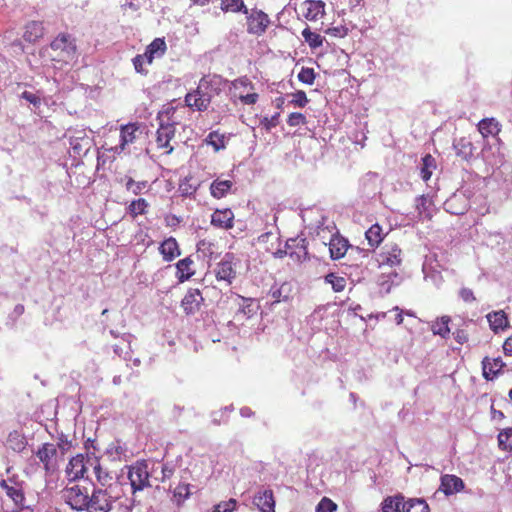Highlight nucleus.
Wrapping results in <instances>:
<instances>
[{"label":"nucleus","mask_w":512,"mask_h":512,"mask_svg":"<svg viewBox=\"0 0 512 512\" xmlns=\"http://www.w3.org/2000/svg\"><path fill=\"white\" fill-rule=\"evenodd\" d=\"M69 442L61 440L58 444L46 442L35 451V456L42 464L46 474H53L59 467V460L69 449Z\"/></svg>","instance_id":"nucleus-1"},{"label":"nucleus","mask_w":512,"mask_h":512,"mask_svg":"<svg viewBox=\"0 0 512 512\" xmlns=\"http://www.w3.org/2000/svg\"><path fill=\"white\" fill-rule=\"evenodd\" d=\"M215 77L204 76L200 79L195 90L189 92L185 96V105L193 111H206L212 100V86Z\"/></svg>","instance_id":"nucleus-2"},{"label":"nucleus","mask_w":512,"mask_h":512,"mask_svg":"<svg viewBox=\"0 0 512 512\" xmlns=\"http://www.w3.org/2000/svg\"><path fill=\"white\" fill-rule=\"evenodd\" d=\"M62 498L72 509L84 511L87 504L90 491L87 487L74 483L66 486L62 491Z\"/></svg>","instance_id":"nucleus-3"},{"label":"nucleus","mask_w":512,"mask_h":512,"mask_svg":"<svg viewBox=\"0 0 512 512\" xmlns=\"http://www.w3.org/2000/svg\"><path fill=\"white\" fill-rule=\"evenodd\" d=\"M277 257L288 256L293 262L301 263L309 258L308 242L305 238H290L287 240L285 250H279Z\"/></svg>","instance_id":"nucleus-4"},{"label":"nucleus","mask_w":512,"mask_h":512,"mask_svg":"<svg viewBox=\"0 0 512 512\" xmlns=\"http://www.w3.org/2000/svg\"><path fill=\"white\" fill-rule=\"evenodd\" d=\"M231 87L234 89V96L244 105H254L259 99L258 93L254 91V84L247 76L233 80Z\"/></svg>","instance_id":"nucleus-5"},{"label":"nucleus","mask_w":512,"mask_h":512,"mask_svg":"<svg viewBox=\"0 0 512 512\" xmlns=\"http://www.w3.org/2000/svg\"><path fill=\"white\" fill-rule=\"evenodd\" d=\"M91 458H95L93 454H78L72 457L66 467V475L70 481L88 477L87 473L91 468Z\"/></svg>","instance_id":"nucleus-6"},{"label":"nucleus","mask_w":512,"mask_h":512,"mask_svg":"<svg viewBox=\"0 0 512 512\" xmlns=\"http://www.w3.org/2000/svg\"><path fill=\"white\" fill-rule=\"evenodd\" d=\"M246 26L247 33L255 36H262L266 33L271 21L264 11L253 8L250 11L247 9Z\"/></svg>","instance_id":"nucleus-7"},{"label":"nucleus","mask_w":512,"mask_h":512,"mask_svg":"<svg viewBox=\"0 0 512 512\" xmlns=\"http://www.w3.org/2000/svg\"><path fill=\"white\" fill-rule=\"evenodd\" d=\"M128 479L133 493L150 486V474L146 461H137L129 466Z\"/></svg>","instance_id":"nucleus-8"},{"label":"nucleus","mask_w":512,"mask_h":512,"mask_svg":"<svg viewBox=\"0 0 512 512\" xmlns=\"http://www.w3.org/2000/svg\"><path fill=\"white\" fill-rule=\"evenodd\" d=\"M86 512H109L112 509L114 499L107 490L94 488L88 498Z\"/></svg>","instance_id":"nucleus-9"},{"label":"nucleus","mask_w":512,"mask_h":512,"mask_svg":"<svg viewBox=\"0 0 512 512\" xmlns=\"http://www.w3.org/2000/svg\"><path fill=\"white\" fill-rule=\"evenodd\" d=\"M175 125L176 122H160L156 131L157 148L163 150V154L165 155H170L174 150V147L171 145V141L175 137Z\"/></svg>","instance_id":"nucleus-10"},{"label":"nucleus","mask_w":512,"mask_h":512,"mask_svg":"<svg viewBox=\"0 0 512 512\" xmlns=\"http://www.w3.org/2000/svg\"><path fill=\"white\" fill-rule=\"evenodd\" d=\"M215 277L218 281H224L230 285L236 278V263L232 254H226L215 267Z\"/></svg>","instance_id":"nucleus-11"},{"label":"nucleus","mask_w":512,"mask_h":512,"mask_svg":"<svg viewBox=\"0 0 512 512\" xmlns=\"http://www.w3.org/2000/svg\"><path fill=\"white\" fill-rule=\"evenodd\" d=\"M204 303V297L197 288H190L181 300V307L185 314L193 315L198 312Z\"/></svg>","instance_id":"nucleus-12"},{"label":"nucleus","mask_w":512,"mask_h":512,"mask_svg":"<svg viewBox=\"0 0 512 512\" xmlns=\"http://www.w3.org/2000/svg\"><path fill=\"white\" fill-rule=\"evenodd\" d=\"M211 224L219 229L229 230L234 226V213L229 208L216 209L211 215Z\"/></svg>","instance_id":"nucleus-13"},{"label":"nucleus","mask_w":512,"mask_h":512,"mask_svg":"<svg viewBox=\"0 0 512 512\" xmlns=\"http://www.w3.org/2000/svg\"><path fill=\"white\" fill-rule=\"evenodd\" d=\"M51 48L54 51L65 53L68 57H74L77 47L74 39L69 34L61 33L52 42Z\"/></svg>","instance_id":"nucleus-14"},{"label":"nucleus","mask_w":512,"mask_h":512,"mask_svg":"<svg viewBox=\"0 0 512 512\" xmlns=\"http://www.w3.org/2000/svg\"><path fill=\"white\" fill-rule=\"evenodd\" d=\"M158 251L165 262H172L181 255L179 243L172 236L164 239L160 243Z\"/></svg>","instance_id":"nucleus-15"},{"label":"nucleus","mask_w":512,"mask_h":512,"mask_svg":"<svg viewBox=\"0 0 512 512\" xmlns=\"http://www.w3.org/2000/svg\"><path fill=\"white\" fill-rule=\"evenodd\" d=\"M440 481V490L447 496L461 492L465 488L464 481L456 475H442Z\"/></svg>","instance_id":"nucleus-16"},{"label":"nucleus","mask_w":512,"mask_h":512,"mask_svg":"<svg viewBox=\"0 0 512 512\" xmlns=\"http://www.w3.org/2000/svg\"><path fill=\"white\" fill-rule=\"evenodd\" d=\"M176 279L178 283H184L190 280L196 273L194 268V260L191 256H187L183 259H180L176 264Z\"/></svg>","instance_id":"nucleus-17"},{"label":"nucleus","mask_w":512,"mask_h":512,"mask_svg":"<svg viewBox=\"0 0 512 512\" xmlns=\"http://www.w3.org/2000/svg\"><path fill=\"white\" fill-rule=\"evenodd\" d=\"M141 133L140 125L138 123H128L122 125L120 129V145L121 151L125 150L126 146L135 142L138 134Z\"/></svg>","instance_id":"nucleus-18"},{"label":"nucleus","mask_w":512,"mask_h":512,"mask_svg":"<svg viewBox=\"0 0 512 512\" xmlns=\"http://www.w3.org/2000/svg\"><path fill=\"white\" fill-rule=\"evenodd\" d=\"M253 503L261 512H275L274 494L270 489L258 492Z\"/></svg>","instance_id":"nucleus-19"},{"label":"nucleus","mask_w":512,"mask_h":512,"mask_svg":"<svg viewBox=\"0 0 512 512\" xmlns=\"http://www.w3.org/2000/svg\"><path fill=\"white\" fill-rule=\"evenodd\" d=\"M303 8L304 17L309 21L321 19L325 14V3L321 0H306Z\"/></svg>","instance_id":"nucleus-20"},{"label":"nucleus","mask_w":512,"mask_h":512,"mask_svg":"<svg viewBox=\"0 0 512 512\" xmlns=\"http://www.w3.org/2000/svg\"><path fill=\"white\" fill-rule=\"evenodd\" d=\"M504 363L501 358H489L485 357L482 360L483 376L486 380L495 379L498 374L502 371Z\"/></svg>","instance_id":"nucleus-21"},{"label":"nucleus","mask_w":512,"mask_h":512,"mask_svg":"<svg viewBox=\"0 0 512 512\" xmlns=\"http://www.w3.org/2000/svg\"><path fill=\"white\" fill-rule=\"evenodd\" d=\"M489 326L494 333L504 331L509 327V319L503 310L493 311L486 316Z\"/></svg>","instance_id":"nucleus-22"},{"label":"nucleus","mask_w":512,"mask_h":512,"mask_svg":"<svg viewBox=\"0 0 512 512\" xmlns=\"http://www.w3.org/2000/svg\"><path fill=\"white\" fill-rule=\"evenodd\" d=\"M27 444L26 436L18 430L10 431L5 441L6 447L15 453H21Z\"/></svg>","instance_id":"nucleus-23"},{"label":"nucleus","mask_w":512,"mask_h":512,"mask_svg":"<svg viewBox=\"0 0 512 512\" xmlns=\"http://www.w3.org/2000/svg\"><path fill=\"white\" fill-rule=\"evenodd\" d=\"M406 505L405 498L402 494L388 496L381 503L382 512H404Z\"/></svg>","instance_id":"nucleus-24"},{"label":"nucleus","mask_w":512,"mask_h":512,"mask_svg":"<svg viewBox=\"0 0 512 512\" xmlns=\"http://www.w3.org/2000/svg\"><path fill=\"white\" fill-rule=\"evenodd\" d=\"M477 127L483 138L495 137L501 131L500 123L493 117L482 119Z\"/></svg>","instance_id":"nucleus-25"},{"label":"nucleus","mask_w":512,"mask_h":512,"mask_svg":"<svg viewBox=\"0 0 512 512\" xmlns=\"http://www.w3.org/2000/svg\"><path fill=\"white\" fill-rule=\"evenodd\" d=\"M167 46L163 38H155L146 48V62L151 64L155 57H161L165 54Z\"/></svg>","instance_id":"nucleus-26"},{"label":"nucleus","mask_w":512,"mask_h":512,"mask_svg":"<svg viewBox=\"0 0 512 512\" xmlns=\"http://www.w3.org/2000/svg\"><path fill=\"white\" fill-rule=\"evenodd\" d=\"M44 35V26L40 21H30L25 25L23 38L25 41L34 43Z\"/></svg>","instance_id":"nucleus-27"},{"label":"nucleus","mask_w":512,"mask_h":512,"mask_svg":"<svg viewBox=\"0 0 512 512\" xmlns=\"http://www.w3.org/2000/svg\"><path fill=\"white\" fill-rule=\"evenodd\" d=\"M349 247L348 241L342 237H332L329 243L330 256L334 260L342 258Z\"/></svg>","instance_id":"nucleus-28"},{"label":"nucleus","mask_w":512,"mask_h":512,"mask_svg":"<svg viewBox=\"0 0 512 512\" xmlns=\"http://www.w3.org/2000/svg\"><path fill=\"white\" fill-rule=\"evenodd\" d=\"M435 158L431 154H426L421 159L420 177L424 182H428L436 169Z\"/></svg>","instance_id":"nucleus-29"},{"label":"nucleus","mask_w":512,"mask_h":512,"mask_svg":"<svg viewBox=\"0 0 512 512\" xmlns=\"http://www.w3.org/2000/svg\"><path fill=\"white\" fill-rule=\"evenodd\" d=\"M401 250L398 247H393L389 252H383L380 254L379 264L380 266H399L401 264Z\"/></svg>","instance_id":"nucleus-30"},{"label":"nucleus","mask_w":512,"mask_h":512,"mask_svg":"<svg viewBox=\"0 0 512 512\" xmlns=\"http://www.w3.org/2000/svg\"><path fill=\"white\" fill-rule=\"evenodd\" d=\"M232 185L230 180L216 179L210 185V193L214 198L221 199L229 193Z\"/></svg>","instance_id":"nucleus-31"},{"label":"nucleus","mask_w":512,"mask_h":512,"mask_svg":"<svg viewBox=\"0 0 512 512\" xmlns=\"http://www.w3.org/2000/svg\"><path fill=\"white\" fill-rule=\"evenodd\" d=\"M384 236L382 227L377 223L373 224L365 233L368 244L372 248L378 247L382 243Z\"/></svg>","instance_id":"nucleus-32"},{"label":"nucleus","mask_w":512,"mask_h":512,"mask_svg":"<svg viewBox=\"0 0 512 512\" xmlns=\"http://www.w3.org/2000/svg\"><path fill=\"white\" fill-rule=\"evenodd\" d=\"M191 485L189 483H179L173 490L172 501L177 506H182L183 503L190 497Z\"/></svg>","instance_id":"nucleus-33"},{"label":"nucleus","mask_w":512,"mask_h":512,"mask_svg":"<svg viewBox=\"0 0 512 512\" xmlns=\"http://www.w3.org/2000/svg\"><path fill=\"white\" fill-rule=\"evenodd\" d=\"M90 463L92 464L91 468L94 471L97 481L102 486L109 484V482L112 480V476L110 475V473L108 471L103 470V468L101 467L99 458L96 456H95V458H91Z\"/></svg>","instance_id":"nucleus-34"},{"label":"nucleus","mask_w":512,"mask_h":512,"mask_svg":"<svg viewBox=\"0 0 512 512\" xmlns=\"http://www.w3.org/2000/svg\"><path fill=\"white\" fill-rule=\"evenodd\" d=\"M149 203L144 198L133 200L127 207V213L132 219L137 218L139 215L147 213Z\"/></svg>","instance_id":"nucleus-35"},{"label":"nucleus","mask_w":512,"mask_h":512,"mask_svg":"<svg viewBox=\"0 0 512 512\" xmlns=\"http://www.w3.org/2000/svg\"><path fill=\"white\" fill-rule=\"evenodd\" d=\"M0 487L5 490L6 495L16 504L22 505L25 499L22 489L10 486L5 480L0 481Z\"/></svg>","instance_id":"nucleus-36"},{"label":"nucleus","mask_w":512,"mask_h":512,"mask_svg":"<svg viewBox=\"0 0 512 512\" xmlns=\"http://www.w3.org/2000/svg\"><path fill=\"white\" fill-rule=\"evenodd\" d=\"M220 8L223 12L239 13L242 12L247 14V6L244 0H221Z\"/></svg>","instance_id":"nucleus-37"},{"label":"nucleus","mask_w":512,"mask_h":512,"mask_svg":"<svg viewBox=\"0 0 512 512\" xmlns=\"http://www.w3.org/2000/svg\"><path fill=\"white\" fill-rule=\"evenodd\" d=\"M429 506L424 499L410 498L406 501L404 512H429Z\"/></svg>","instance_id":"nucleus-38"},{"label":"nucleus","mask_w":512,"mask_h":512,"mask_svg":"<svg viewBox=\"0 0 512 512\" xmlns=\"http://www.w3.org/2000/svg\"><path fill=\"white\" fill-rule=\"evenodd\" d=\"M450 317L442 316L432 325V331L435 335H439L442 338H447L450 333L449 328Z\"/></svg>","instance_id":"nucleus-39"},{"label":"nucleus","mask_w":512,"mask_h":512,"mask_svg":"<svg viewBox=\"0 0 512 512\" xmlns=\"http://www.w3.org/2000/svg\"><path fill=\"white\" fill-rule=\"evenodd\" d=\"M291 293V285L283 283L280 287L271 290V297L273 303H280L281 301H288Z\"/></svg>","instance_id":"nucleus-40"},{"label":"nucleus","mask_w":512,"mask_h":512,"mask_svg":"<svg viewBox=\"0 0 512 512\" xmlns=\"http://www.w3.org/2000/svg\"><path fill=\"white\" fill-rule=\"evenodd\" d=\"M205 141L208 145H211L216 152L226 148L225 136L218 131L210 132Z\"/></svg>","instance_id":"nucleus-41"},{"label":"nucleus","mask_w":512,"mask_h":512,"mask_svg":"<svg viewBox=\"0 0 512 512\" xmlns=\"http://www.w3.org/2000/svg\"><path fill=\"white\" fill-rule=\"evenodd\" d=\"M454 148L456 154L464 160H468L472 155V143L465 138L459 139L455 144Z\"/></svg>","instance_id":"nucleus-42"},{"label":"nucleus","mask_w":512,"mask_h":512,"mask_svg":"<svg viewBox=\"0 0 512 512\" xmlns=\"http://www.w3.org/2000/svg\"><path fill=\"white\" fill-rule=\"evenodd\" d=\"M302 37L304 38L305 42L308 43L311 49H316L322 46L324 41L323 36H321L318 33L312 32L308 27L302 31Z\"/></svg>","instance_id":"nucleus-43"},{"label":"nucleus","mask_w":512,"mask_h":512,"mask_svg":"<svg viewBox=\"0 0 512 512\" xmlns=\"http://www.w3.org/2000/svg\"><path fill=\"white\" fill-rule=\"evenodd\" d=\"M325 281L331 284L332 289L335 292H342L345 289L347 283L344 277L338 276L334 273L326 275Z\"/></svg>","instance_id":"nucleus-44"},{"label":"nucleus","mask_w":512,"mask_h":512,"mask_svg":"<svg viewBox=\"0 0 512 512\" xmlns=\"http://www.w3.org/2000/svg\"><path fill=\"white\" fill-rule=\"evenodd\" d=\"M511 436H512L511 428L504 429L498 434V445L501 450L506 451V452L512 451V444L509 443V439L511 438Z\"/></svg>","instance_id":"nucleus-45"},{"label":"nucleus","mask_w":512,"mask_h":512,"mask_svg":"<svg viewBox=\"0 0 512 512\" xmlns=\"http://www.w3.org/2000/svg\"><path fill=\"white\" fill-rule=\"evenodd\" d=\"M238 298L242 301L239 304V311L248 317L253 316L256 312L254 300L251 298H244L242 296H238Z\"/></svg>","instance_id":"nucleus-46"},{"label":"nucleus","mask_w":512,"mask_h":512,"mask_svg":"<svg viewBox=\"0 0 512 512\" xmlns=\"http://www.w3.org/2000/svg\"><path fill=\"white\" fill-rule=\"evenodd\" d=\"M316 74L313 68L302 67L298 73V80L307 85H312L315 81Z\"/></svg>","instance_id":"nucleus-47"},{"label":"nucleus","mask_w":512,"mask_h":512,"mask_svg":"<svg viewBox=\"0 0 512 512\" xmlns=\"http://www.w3.org/2000/svg\"><path fill=\"white\" fill-rule=\"evenodd\" d=\"M430 205L431 202L426 196L422 195L419 198H417L416 209L418 211V214L426 218H431V213L429 212Z\"/></svg>","instance_id":"nucleus-48"},{"label":"nucleus","mask_w":512,"mask_h":512,"mask_svg":"<svg viewBox=\"0 0 512 512\" xmlns=\"http://www.w3.org/2000/svg\"><path fill=\"white\" fill-rule=\"evenodd\" d=\"M291 96H292V99L290 100L289 103L294 107L303 108L309 102V99L307 98V95H306L305 91H303V90H298L295 93H293Z\"/></svg>","instance_id":"nucleus-49"},{"label":"nucleus","mask_w":512,"mask_h":512,"mask_svg":"<svg viewBox=\"0 0 512 512\" xmlns=\"http://www.w3.org/2000/svg\"><path fill=\"white\" fill-rule=\"evenodd\" d=\"M337 504L328 497H323L316 506V512H335Z\"/></svg>","instance_id":"nucleus-50"},{"label":"nucleus","mask_w":512,"mask_h":512,"mask_svg":"<svg viewBox=\"0 0 512 512\" xmlns=\"http://www.w3.org/2000/svg\"><path fill=\"white\" fill-rule=\"evenodd\" d=\"M196 248L197 253H201L203 257H211L213 254V243L206 239L200 240L197 243Z\"/></svg>","instance_id":"nucleus-51"},{"label":"nucleus","mask_w":512,"mask_h":512,"mask_svg":"<svg viewBox=\"0 0 512 512\" xmlns=\"http://www.w3.org/2000/svg\"><path fill=\"white\" fill-rule=\"evenodd\" d=\"M236 505L237 501L234 498H231L228 501H223L215 505L213 512H233Z\"/></svg>","instance_id":"nucleus-52"},{"label":"nucleus","mask_w":512,"mask_h":512,"mask_svg":"<svg viewBox=\"0 0 512 512\" xmlns=\"http://www.w3.org/2000/svg\"><path fill=\"white\" fill-rule=\"evenodd\" d=\"M307 123L306 117L304 114L299 112H293L289 114L287 119V124L290 127H296L299 125H305Z\"/></svg>","instance_id":"nucleus-53"},{"label":"nucleus","mask_w":512,"mask_h":512,"mask_svg":"<svg viewBox=\"0 0 512 512\" xmlns=\"http://www.w3.org/2000/svg\"><path fill=\"white\" fill-rule=\"evenodd\" d=\"M192 177H185L184 180L179 185V190L182 195L190 196L193 195L197 191V186H193L190 184Z\"/></svg>","instance_id":"nucleus-54"},{"label":"nucleus","mask_w":512,"mask_h":512,"mask_svg":"<svg viewBox=\"0 0 512 512\" xmlns=\"http://www.w3.org/2000/svg\"><path fill=\"white\" fill-rule=\"evenodd\" d=\"M175 113L174 107H168L158 113V119L160 122H171L170 119Z\"/></svg>","instance_id":"nucleus-55"},{"label":"nucleus","mask_w":512,"mask_h":512,"mask_svg":"<svg viewBox=\"0 0 512 512\" xmlns=\"http://www.w3.org/2000/svg\"><path fill=\"white\" fill-rule=\"evenodd\" d=\"M459 295H460L461 299L466 303H471L476 300V297L474 296V293L470 288L464 287V288L460 289Z\"/></svg>","instance_id":"nucleus-56"},{"label":"nucleus","mask_w":512,"mask_h":512,"mask_svg":"<svg viewBox=\"0 0 512 512\" xmlns=\"http://www.w3.org/2000/svg\"><path fill=\"white\" fill-rule=\"evenodd\" d=\"M278 118L279 113H276L271 118L265 117L262 120V125L265 127L266 130H270L273 127H276L278 125Z\"/></svg>","instance_id":"nucleus-57"},{"label":"nucleus","mask_w":512,"mask_h":512,"mask_svg":"<svg viewBox=\"0 0 512 512\" xmlns=\"http://www.w3.org/2000/svg\"><path fill=\"white\" fill-rule=\"evenodd\" d=\"M146 62V56H145V53L142 54V55H137L136 57H134L133 59V64H134V68L135 70L138 72V73H143L144 72V68H143V65L144 63Z\"/></svg>","instance_id":"nucleus-58"},{"label":"nucleus","mask_w":512,"mask_h":512,"mask_svg":"<svg viewBox=\"0 0 512 512\" xmlns=\"http://www.w3.org/2000/svg\"><path fill=\"white\" fill-rule=\"evenodd\" d=\"M453 336H454V339L459 343V344H464L468 341L469 337H468V333L463 330V329H457L456 331L453 332Z\"/></svg>","instance_id":"nucleus-59"},{"label":"nucleus","mask_w":512,"mask_h":512,"mask_svg":"<svg viewBox=\"0 0 512 512\" xmlns=\"http://www.w3.org/2000/svg\"><path fill=\"white\" fill-rule=\"evenodd\" d=\"M164 220H165L166 226L171 227V228L177 227L181 222L180 218L174 214L166 215Z\"/></svg>","instance_id":"nucleus-60"},{"label":"nucleus","mask_w":512,"mask_h":512,"mask_svg":"<svg viewBox=\"0 0 512 512\" xmlns=\"http://www.w3.org/2000/svg\"><path fill=\"white\" fill-rule=\"evenodd\" d=\"M21 97L33 105H38L40 103V98L29 91H24Z\"/></svg>","instance_id":"nucleus-61"},{"label":"nucleus","mask_w":512,"mask_h":512,"mask_svg":"<svg viewBox=\"0 0 512 512\" xmlns=\"http://www.w3.org/2000/svg\"><path fill=\"white\" fill-rule=\"evenodd\" d=\"M503 351L506 356H512V335L504 341Z\"/></svg>","instance_id":"nucleus-62"},{"label":"nucleus","mask_w":512,"mask_h":512,"mask_svg":"<svg viewBox=\"0 0 512 512\" xmlns=\"http://www.w3.org/2000/svg\"><path fill=\"white\" fill-rule=\"evenodd\" d=\"M147 187V181H138L132 189L134 195H139Z\"/></svg>","instance_id":"nucleus-63"},{"label":"nucleus","mask_w":512,"mask_h":512,"mask_svg":"<svg viewBox=\"0 0 512 512\" xmlns=\"http://www.w3.org/2000/svg\"><path fill=\"white\" fill-rule=\"evenodd\" d=\"M24 311H25V307H24V305H22V304H17V305L14 307V309H13L12 316H13L14 318H19L20 316H22V315H23Z\"/></svg>","instance_id":"nucleus-64"}]
</instances>
